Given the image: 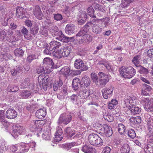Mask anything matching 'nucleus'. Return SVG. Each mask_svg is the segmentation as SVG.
<instances>
[{"label": "nucleus", "instance_id": "obj_1", "mask_svg": "<svg viewBox=\"0 0 153 153\" xmlns=\"http://www.w3.org/2000/svg\"><path fill=\"white\" fill-rule=\"evenodd\" d=\"M136 71L132 67H122L120 71L121 76L126 79H130L136 74Z\"/></svg>", "mask_w": 153, "mask_h": 153}, {"label": "nucleus", "instance_id": "obj_2", "mask_svg": "<svg viewBox=\"0 0 153 153\" xmlns=\"http://www.w3.org/2000/svg\"><path fill=\"white\" fill-rule=\"evenodd\" d=\"M88 140L91 144L100 146L103 145V141L101 137L96 134H91L88 136Z\"/></svg>", "mask_w": 153, "mask_h": 153}, {"label": "nucleus", "instance_id": "obj_3", "mask_svg": "<svg viewBox=\"0 0 153 153\" xmlns=\"http://www.w3.org/2000/svg\"><path fill=\"white\" fill-rule=\"evenodd\" d=\"M98 75L99 80L97 82V85L101 87H103L108 82L110 76L101 72H99Z\"/></svg>", "mask_w": 153, "mask_h": 153}, {"label": "nucleus", "instance_id": "obj_4", "mask_svg": "<svg viewBox=\"0 0 153 153\" xmlns=\"http://www.w3.org/2000/svg\"><path fill=\"white\" fill-rule=\"evenodd\" d=\"M72 119V117L71 114L63 113L60 116L57 123L59 125L62 123L67 125L70 123Z\"/></svg>", "mask_w": 153, "mask_h": 153}, {"label": "nucleus", "instance_id": "obj_5", "mask_svg": "<svg viewBox=\"0 0 153 153\" xmlns=\"http://www.w3.org/2000/svg\"><path fill=\"white\" fill-rule=\"evenodd\" d=\"M53 65L54 63L52 59L50 58H45L43 59L42 65L47 70L46 73H50L52 71Z\"/></svg>", "mask_w": 153, "mask_h": 153}, {"label": "nucleus", "instance_id": "obj_6", "mask_svg": "<svg viewBox=\"0 0 153 153\" xmlns=\"http://www.w3.org/2000/svg\"><path fill=\"white\" fill-rule=\"evenodd\" d=\"M25 129L23 126H16L13 128L11 135L14 137H17L18 134H25Z\"/></svg>", "mask_w": 153, "mask_h": 153}, {"label": "nucleus", "instance_id": "obj_7", "mask_svg": "<svg viewBox=\"0 0 153 153\" xmlns=\"http://www.w3.org/2000/svg\"><path fill=\"white\" fill-rule=\"evenodd\" d=\"M43 120H34L32 122V123L34 125V127H33V126H31V130L33 131H35L37 133V135L38 137L40 136L39 134L41 133L42 129L40 127H38L40 124L42 122Z\"/></svg>", "mask_w": 153, "mask_h": 153}, {"label": "nucleus", "instance_id": "obj_8", "mask_svg": "<svg viewBox=\"0 0 153 153\" xmlns=\"http://www.w3.org/2000/svg\"><path fill=\"white\" fill-rule=\"evenodd\" d=\"M74 66L76 69H81V70L82 71H86L88 69V67L85 65L82 60L80 59H77L75 60Z\"/></svg>", "mask_w": 153, "mask_h": 153}, {"label": "nucleus", "instance_id": "obj_9", "mask_svg": "<svg viewBox=\"0 0 153 153\" xmlns=\"http://www.w3.org/2000/svg\"><path fill=\"white\" fill-rule=\"evenodd\" d=\"M113 91V87L111 86L108 88H105L102 90V95L104 98H110Z\"/></svg>", "mask_w": 153, "mask_h": 153}, {"label": "nucleus", "instance_id": "obj_10", "mask_svg": "<svg viewBox=\"0 0 153 153\" xmlns=\"http://www.w3.org/2000/svg\"><path fill=\"white\" fill-rule=\"evenodd\" d=\"M126 111V112L127 114L129 115L131 114V115H134L139 114L141 111V108L138 106L132 105L130 108H128Z\"/></svg>", "mask_w": 153, "mask_h": 153}, {"label": "nucleus", "instance_id": "obj_11", "mask_svg": "<svg viewBox=\"0 0 153 153\" xmlns=\"http://www.w3.org/2000/svg\"><path fill=\"white\" fill-rule=\"evenodd\" d=\"M152 89V87L146 84H143L141 90V94L143 95H149Z\"/></svg>", "mask_w": 153, "mask_h": 153}, {"label": "nucleus", "instance_id": "obj_12", "mask_svg": "<svg viewBox=\"0 0 153 153\" xmlns=\"http://www.w3.org/2000/svg\"><path fill=\"white\" fill-rule=\"evenodd\" d=\"M33 13L38 19L41 20L42 19L43 15L39 6L36 5L35 6L33 10Z\"/></svg>", "mask_w": 153, "mask_h": 153}, {"label": "nucleus", "instance_id": "obj_13", "mask_svg": "<svg viewBox=\"0 0 153 153\" xmlns=\"http://www.w3.org/2000/svg\"><path fill=\"white\" fill-rule=\"evenodd\" d=\"M92 36L88 34H87L82 36V38L79 40V43L80 44H88L92 41Z\"/></svg>", "mask_w": 153, "mask_h": 153}, {"label": "nucleus", "instance_id": "obj_14", "mask_svg": "<svg viewBox=\"0 0 153 153\" xmlns=\"http://www.w3.org/2000/svg\"><path fill=\"white\" fill-rule=\"evenodd\" d=\"M145 119H147L148 121V129L149 132L152 133L153 132V124L152 122V118L151 116L147 114H145Z\"/></svg>", "mask_w": 153, "mask_h": 153}, {"label": "nucleus", "instance_id": "obj_15", "mask_svg": "<svg viewBox=\"0 0 153 153\" xmlns=\"http://www.w3.org/2000/svg\"><path fill=\"white\" fill-rule=\"evenodd\" d=\"M17 116V113L14 109L9 108L7 111L6 113V117L9 119H14Z\"/></svg>", "mask_w": 153, "mask_h": 153}, {"label": "nucleus", "instance_id": "obj_16", "mask_svg": "<svg viewBox=\"0 0 153 153\" xmlns=\"http://www.w3.org/2000/svg\"><path fill=\"white\" fill-rule=\"evenodd\" d=\"M19 151L17 153L27 152L29 149V144L27 143H21L19 144Z\"/></svg>", "mask_w": 153, "mask_h": 153}, {"label": "nucleus", "instance_id": "obj_17", "mask_svg": "<svg viewBox=\"0 0 153 153\" xmlns=\"http://www.w3.org/2000/svg\"><path fill=\"white\" fill-rule=\"evenodd\" d=\"M21 32L26 39L29 40L32 39L31 35L29 32L28 30L25 27H22L21 29Z\"/></svg>", "mask_w": 153, "mask_h": 153}, {"label": "nucleus", "instance_id": "obj_18", "mask_svg": "<svg viewBox=\"0 0 153 153\" xmlns=\"http://www.w3.org/2000/svg\"><path fill=\"white\" fill-rule=\"evenodd\" d=\"M71 50L70 47H64L61 48L60 50V54L62 57H67L70 54Z\"/></svg>", "mask_w": 153, "mask_h": 153}, {"label": "nucleus", "instance_id": "obj_19", "mask_svg": "<svg viewBox=\"0 0 153 153\" xmlns=\"http://www.w3.org/2000/svg\"><path fill=\"white\" fill-rule=\"evenodd\" d=\"M79 93L78 96L81 99H85L88 98L91 94L90 91L88 89H86L81 91Z\"/></svg>", "mask_w": 153, "mask_h": 153}, {"label": "nucleus", "instance_id": "obj_20", "mask_svg": "<svg viewBox=\"0 0 153 153\" xmlns=\"http://www.w3.org/2000/svg\"><path fill=\"white\" fill-rule=\"evenodd\" d=\"M64 134L68 138L72 137L75 134V131L70 127H67L64 130Z\"/></svg>", "mask_w": 153, "mask_h": 153}, {"label": "nucleus", "instance_id": "obj_21", "mask_svg": "<svg viewBox=\"0 0 153 153\" xmlns=\"http://www.w3.org/2000/svg\"><path fill=\"white\" fill-rule=\"evenodd\" d=\"M75 29L74 25L72 24H68L65 28V32L68 35H71L74 33Z\"/></svg>", "mask_w": 153, "mask_h": 153}, {"label": "nucleus", "instance_id": "obj_22", "mask_svg": "<svg viewBox=\"0 0 153 153\" xmlns=\"http://www.w3.org/2000/svg\"><path fill=\"white\" fill-rule=\"evenodd\" d=\"M46 115V111L45 108L40 109L38 110L36 113V115L37 117L40 119L44 118Z\"/></svg>", "mask_w": 153, "mask_h": 153}, {"label": "nucleus", "instance_id": "obj_23", "mask_svg": "<svg viewBox=\"0 0 153 153\" xmlns=\"http://www.w3.org/2000/svg\"><path fill=\"white\" fill-rule=\"evenodd\" d=\"M88 24H86L84 25L82 28L79 32L76 34V36H83L85 35H87L86 33L89 30V26Z\"/></svg>", "mask_w": 153, "mask_h": 153}, {"label": "nucleus", "instance_id": "obj_24", "mask_svg": "<svg viewBox=\"0 0 153 153\" xmlns=\"http://www.w3.org/2000/svg\"><path fill=\"white\" fill-rule=\"evenodd\" d=\"M82 150L85 153H96V150L93 147L85 145L82 148Z\"/></svg>", "mask_w": 153, "mask_h": 153}, {"label": "nucleus", "instance_id": "obj_25", "mask_svg": "<svg viewBox=\"0 0 153 153\" xmlns=\"http://www.w3.org/2000/svg\"><path fill=\"white\" fill-rule=\"evenodd\" d=\"M30 84V79L28 78H26L24 80H22L20 82L21 88L23 89L27 88H30V87H29Z\"/></svg>", "mask_w": 153, "mask_h": 153}, {"label": "nucleus", "instance_id": "obj_26", "mask_svg": "<svg viewBox=\"0 0 153 153\" xmlns=\"http://www.w3.org/2000/svg\"><path fill=\"white\" fill-rule=\"evenodd\" d=\"M56 36V39L64 42L67 43L68 41L67 37L65 36L62 33V31H59V33L55 36Z\"/></svg>", "mask_w": 153, "mask_h": 153}, {"label": "nucleus", "instance_id": "obj_27", "mask_svg": "<svg viewBox=\"0 0 153 153\" xmlns=\"http://www.w3.org/2000/svg\"><path fill=\"white\" fill-rule=\"evenodd\" d=\"M50 49H52V50H54L56 48H59L61 46V43L55 41H51L50 43Z\"/></svg>", "mask_w": 153, "mask_h": 153}, {"label": "nucleus", "instance_id": "obj_28", "mask_svg": "<svg viewBox=\"0 0 153 153\" xmlns=\"http://www.w3.org/2000/svg\"><path fill=\"white\" fill-rule=\"evenodd\" d=\"M25 10L22 7H19L16 10V16L20 19L23 18L25 13Z\"/></svg>", "mask_w": 153, "mask_h": 153}, {"label": "nucleus", "instance_id": "obj_29", "mask_svg": "<svg viewBox=\"0 0 153 153\" xmlns=\"http://www.w3.org/2000/svg\"><path fill=\"white\" fill-rule=\"evenodd\" d=\"M104 129V132L108 136H111L112 133V130L111 127L106 125H104L103 126Z\"/></svg>", "mask_w": 153, "mask_h": 153}, {"label": "nucleus", "instance_id": "obj_30", "mask_svg": "<svg viewBox=\"0 0 153 153\" xmlns=\"http://www.w3.org/2000/svg\"><path fill=\"white\" fill-rule=\"evenodd\" d=\"M141 59V56L140 55H135L132 60V63L136 66L140 65L139 64L140 63Z\"/></svg>", "mask_w": 153, "mask_h": 153}, {"label": "nucleus", "instance_id": "obj_31", "mask_svg": "<svg viewBox=\"0 0 153 153\" xmlns=\"http://www.w3.org/2000/svg\"><path fill=\"white\" fill-rule=\"evenodd\" d=\"M127 142L126 143H124L121 147L120 151L122 153H128L130 151V148Z\"/></svg>", "mask_w": 153, "mask_h": 153}, {"label": "nucleus", "instance_id": "obj_32", "mask_svg": "<svg viewBox=\"0 0 153 153\" xmlns=\"http://www.w3.org/2000/svg\"><path fill=\"white\" fill-rule=\"evenodd\" d=\"M80 81L77 78H74L72 81L73 88L74 90H76L79 88L80 85Z\"/></svg>", "mask_w": 153, "mask_h": 153}, {"label": "nucleus", "instance_id": "obj_33", "mask_svg": "<svg viewBox=\"0 0 153 153\" xmlns=\"http://www.w3.org/2000/svg\"><path fill=\"white\" fill-rule=\"evenodd\" d=\"M146 153H153V143L149 142L144 149Z\"/></svg>", "mask_w": 153, "mask_h": 153}, {"label": "nucleus", "instance_id": "obj_34", "mask_svg": "<svg viewBox=\"0 0 153 153\" xmlns=\"http://www.w3.org/2000/svg\"><path fill=\"white\" fill-rule=\"evenodd\" d=\"M63 85V82L60 79L59 81H55L53 83V90L54 91H57L59 88H60Z\"/></svg>", "mask_w": 153, "mask_h": 153}, {"label": "nucleus", "instance_id": "obj_35", "mask_svg": "<svg viewBox=\"0 0 153 153\" xmlns=\"http://www.w3.org/2000/svg\"><path fill=\"white\" fill-rule=\"evenodd\" d=\"M88 14L91 17L95 19L96 16L94 14V10L91 6H90L87 9Z\"/></svg>", "mask_w": 153, "mask_h": 153}, {"label": "nucleus", "instance_id": "obj_36", "mask_svg": "<svg viewBox=\"0 0 153 153\" xmlns=\"http://www.w3.org/2000/svg\"><path fill=\"white\" fill-rule=\"evenodd\" d=\"M92 31L95 33L99 34L102 31V28L98 25H94L92 27Z\"/></svg>", "mask_w": 153, "mask_h": 153}, {"label": "nucleus", "instance_id": "obj_37", "mask_svg": "<svg viewBox=\"0 0 153 153\" xmlns=\"http://www.w3.org/2000/svg\"><path fill=\"white\" fill-rule=\"evenodd\" d=\"M137 67L139 68L138 72L140 74L146 75L149 72V70L142 66L140 65Z\"/></svg>", "mask_w": 153, "mask_h": 153}, {"label": "nucleus", "instance_id": "obj_38", "mask_svg": "<svg viewBox=\"0 0 153 153\" xmlns=\"http://www.w3.org/2000/svg\"><path fill=\"white\" fill-rule=\"evenodd\" d=\"M118 104L117 101L115 99L112 100L111 102L109 103L108 107L110 109H112L116 107Z\"/></svg>", "mask_w": 153, "mask_h": 153}, {"label": "nucleus", "instance_id": "obj_39", "mask_svg": "<svg viewBox=\"0 0 153 153\" xmlns=\"http://www.w3.org/2000/svg\"><path fill=\"white\" fill-rule=\"evenodd\" d=\"M82 81L86 87L88 86L90 84V79L88 76H83L82 79Z\"/></svg>", "mask_w": 153, "mask_h": 153}, {"label": "nucleus", "instance_id": "obj_40", "mask_svg": "<svg viewBox=\"0 0 153 153\" xmlns=\"http://www.w3.org/2000/svg\"><path fill=\"white\" fill-rule=\"evenodd\" d=\"M70 70L67 66L64 67L60 70V72L62 74L67 77L69 75Z\"/></svg>", "mask_w": 153, "mask_h": 153}, {"label": "nucleus", "instance_id": "obj_41", "mask_svg": "<svg viewBox=\"0 0 153 153\" xmlns=\"http://www.w3.org/2000/svg\"><path fill=\"white\" fill-rule=\"evenodd\" d=\"M4 111L1 110L0 111V121L4 126L7 125V121L5 120V117L4 115Z\"/></svg>", "mask_w": 153, "mask_h": 153}, {"label": "nucleus", "instance_id": "obj_42", "mask_svg": "<svg viewBox=\"0 0 153 153\" xmlns=\"http://www.w3.org/2000/svg\"><path fill=\"white\" fill-rule=\"evenodd\" d=\"M43 48H45L43 51V53L44 54L46 55H50L51 54V51H52V49H51L50 50V48L49 49H48L49 46L48 45L46 42L44 43L43 44Z\"/></svg>", "mask_w": 153, "mask_h": 153}, {"label": "nucleus", "instance_id": "obj_43", "mask_svg": "<svg viewBox=\"0 0 153 153\" xmlns=\"http://www.w3.org/2000/svg\"><path fill=\"white\" fill-rule=\"evenodd\" d=\"M130 98H129L128 97L126 99L124 100V107L126 108L125 109L126 111L127 110L128 108H130L131 106L132 105L131 104L130 101H129Z\"/></svg>", "mask_w": 153, "mask_h": 153}, {"label": "nucleus", "instance_id": "obj_44", "mask_svg": "<svg viewBox=\"0 0 153 153\" xmlns=\"http://www.w3.org/2000/svg\"><path fill=\"white\" fill-rule=\"evenodd\" d=\"M79 93L77 94H73L70 97V99L71 101L74 103H76L77 101L79 100V96H78Z\"/></svg>", "mask_w": 153, "mask_h": 153}, {"label": "nucleus", "instance_id": "obj_45", "mask_svg": "<svg viewBox=\"0 0 153 153\" xmlns=\"http://www.w3.org/2000/svg\"><path fill=\"white\" fill-rule=\"evenodd\" d=\"M20 72V66L19 65L16 66L15 68L11 70V72L13 76L16 75Z\"/></svg>", "mask_w": 153, "mask_h": 153}, {"label": "nucleus", "instance_id": "obj_46", "mask_svg": "<svg viewBox=\"0 0 153 153\" xmlns=\"http://www.w3.org/2000/svg\"><path fill=\"white\" fill-rule=\"evenodd\" d=\"M118 131L121 134H124L126 128L124 125L122 123L119 124L117 126Z\"/></svg>", "mask_w": 153, "mask_h": 153}, {"label": "nucleus", "instance_id": "obj_47", "mask_svg": "<svg viewBox=\"0 0 153 153\" xmlns=\"http://www.w3.org/2000/svg\"><path fill=\"white\" fill-rule=\"evenodd\" d=\"M24 51L20 48H17L14 51L15 55L18 57H22L24 54Z\"/></svg>", "mask_w": 153, "mask_h": 153}, {"label": "nucleus", "instance_id": "obj_48", "mask_svg": "<svg viewBox=\"0 0 153 153\" xmlns=\"http://www.w3.org/2000/svg\"><path fill=\"white\" fill-rule=\"evenodd\" d=\"M42 138L46 140H49L51 138V133L49 131H46L42 135Z\"/></svg>", "mask_w": 153, "mask_h": 153}, {"label": "nucleus", "instance_id": "obj_49", "mask_svg": "<svg viewBox=\"0 0 153 153\" xmlns=\"http://www.w3.org/2000/svg\"><path fill=\"white\" fill-rule=\"evenodd\" d=\"M94 7L96 10L101 11L103 13H104L105 12V7L99 4H96L94 6Z\"/></svg>", "mask_w": 153, "mask_h": 153}, {"label": "nucleus", "instance_id": "obj_50", "mask_svg": "<svg viewBox=\"0 0 153 153\" xmlns=\"http://www.w3.org/2000/svg\"><path fill=\"white\" fill-rule=\"evenodd\" d=\"M134 0H122L121 3V6L123 7H127L130 3L133 2Z\"/></svg>", "mask_w": 153, "mask_h": 153}, {"label": "nucleus", "instance_id": "obj_51", "mask_svg": "<svg viewBox=\"0 0 153 153\" xmlns=\"http://www.w3.org/2000/svg\"><path fill=\"white\" fill-rule=\"evenodd\" d=\"M31 92L27 90L22 91L20 93L21 96L25 98H28L31 95Z\"/></svg>", "mask_w": 153, "mask_h": 153}, {"label": "nucleus", "instance_id": "obj_52", "mask_svg": "<svg viewBox=\"0 0 153 153\" xmlns=\"http://www.w3.org/2000/svg\"><path fill=\"white\" fill-rule=\"evenodd\" d=\"M128 136L131 138H134L136 137V134L134 129H129L128 132Z\"/></svg>", "mask_w": 153, "mask_h": 153}, {"label": "nucleus", "instance_id": "obj_53", "mask_svg": "<svg viewBox=\"0 0 153 153\" xmlns=\"http://www.w3.org/2000/svg\"><path fill=\"white\" fill-rule=\"evenodd\" d=\"M47 71V70L46 69L45 67H44L43 65L39 67L36 69V72L38 74L41 73L42 72L44 74H49V73L46 72Z\"/></svg>", "mask_w": 153, "mask_h": 153}, {"label": "nucleus", "instance_id": "obj_54", "mask_svg": "<svg viewBox=\"0 0 153 153\" xmlns=\"http://www.w3.org/2000/svg\"><path fill=\"white\" fill-rule=\"evenodd\" d=\"M103 117L105 120L108 122H111L113 120V116L111 114L109 113L105 114H104Z\"/></svg>", "mask_w": 153, "mask_h": 153}, {"label": "nucleus", "instance_id": "obj_55", "mask_svg": "<svg viewBox=\"0 0 153 153\" xmlns=\"http://www.w3.org/2000/svg\"><path fill=\"white\" fill-rule=\"evenodd\" d=\"M7 90L9 92H14L18 91V88L17 86L9 85L7 87Z\"/></svg>", "mask_w": 153, "mask_h": 153}, {"label": "nucleus", "instance_id": "obj_56", "mask_svg": "<svg viewBox=\"0 0 153 153\" xmlns=\"http://www.w3.org/2000/svg\"><path fill=\"white\" fill-rule=\"evenodd\" d=\"M141 102L144 108L146 107V106L151 103L149 99L148 98H143L142 99Z\"/></svg>", "mask_w": 153, "mask_h": 153}, {"label": "nucleus", "instance_id": "obj_57", "mask_svg": "<svg viewBox=\"0 0 153 153\" xmlns=\"http://www.w3.org/2000/svg\"><path fill=\"white\" fill-rule=\"evenodd\" d=\"M131 120L135 124H138L141 122V119L140 117L137 116L132 118Z\"/></svg>", "mask_w": 153, "mask_h": 153}, {"label": "nucleus", "instance_id": "obj_58", "mask_svg": "<svg viewBox=\"0 0 153 153\" xmlns=\"http://www.w3.org/2000/svg\"><path fill=\"white\" fill-rule=\"evenodd\" d=\"M144 109L147 112H152L153 111V103L151 102L146 107H144Z\"/></svg>", "mask_w": 153, "mask_h": 153}, {"label": "nucleus", "instance_id": "obj_59", "mask_svg": "<svg viewBox=\"0 0 153 153\" xmlns=\"http://www.w3.org/2000/svg\"><path fill=\"white\" fill-rule=\"evenodd\" d=\"M51 30L52 33H53L54 36L56 35L58 33L59 31H61L59 30L58 27L56 26L52 27L51 28ZM52 35H53V34Z\"/></svg>", "mask_w": 153, "mask_h": 153}, {"label": "nucleus", "instance_id": "obj_60", "mask_svg": "<svg viewBox=\"0 0 153 153\" xmlns=\"http://www.w3.org/2000/svg\"><path fill=\"white\" fill-rule=\"evenodd\" d=\"M91 78L94 82L97 85V82L98 81V77L97 74L94 73H92L91 74Z\"/></svg>", "mask_w": 153, "mask_h": 153}, {"label": "nucleus", "instance_id": "obj_61", "mask_svg": "<svg viewBox=\"0 0 153 153\" xmlns=\"http://www.w3.org/2000/svg\"><path fill=\"white\" fill-rule=\"evenodd\" d=\"M36 56L34 54H30L27 57V61L30 63L33 59H36Z\"/></svg>", "mask_w": 153, "mask_h": 153}, {"label": "nucleus", "instance_id": "obj_62", "mask_svg": "<svg viewBox=\"0 0 153 153\" xmlns=\"http://www.w3.org/2000/svg\"><path fill=\"white\" fill-rule=\"evenodd\" d=\"M39 29L38 26L37 25H35L34 27L32 28L33 31L31 32L32 34L33 35L36 34Z\"/></svg>", "mask_w": 153, "mask_h": 153}, {"label": "nucleus", "instance_id": "obj_63", "mask_svg": "<svg viewBox=\"0 0 153 153\" xmlns=\"http://www.w3.org/2000/svg\"><path fill=\"white\" fill-rule=\"evenodd\" d=\"M76 144V143L74 142L67 143L65 145V147L67 150H69L72 147L75 146Z\"/></svg>", "mask_w": 153, "mask_h": 153}, {"label": "nucleus", "instance_id": "obj_64", "mask_svg": "<svg viewBox=\"0 0 153 153\" xmlns=\"http://www.w3.org/2000/svg\"><path fill=\"white\" fill-rule=\"evenodd\" d=\"M6 146L4 143H2L0 146V153H3L6 150Z\"/></svg>", "mask_w": 153, "mask_h": 153}]
</instances>
